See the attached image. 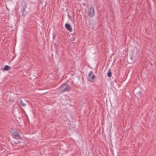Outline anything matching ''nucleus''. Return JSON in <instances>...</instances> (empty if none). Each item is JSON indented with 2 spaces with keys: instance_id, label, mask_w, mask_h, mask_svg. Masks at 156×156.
<instances>
[{
  "instance_id": "f257e3e1",
  "label": "nucleus",
  "mask_w": 156,
  "mask_h": 156,
  "mask_svg": "<svg viewBox=\"0 0 156 156\" xmlns=\"http://www.w3.org/2000/svg\"><path fill=\"white\" fill-rule=\"evenodd\" d=\"M70 89V87L66 83L63 84L60 88L59 91V93L64 92L68 91Z\"/></svg>"
},
{
  "instance_id": "f03ea898",
  "label": "nucleus",
  "mask_w": 156,
  "mask_h": 156,
  "mask_svg": "<svg viewBox=\"0 0 156 156\" xmlns=\"http://www.w3.org/2000/svg\"><path fill=\"white\" fill-rule=\"evenodd\" d=\"M88 15L90 17H93L94 15V11L93 6L90 5L88 7Z\"/></svg>"
},
{
  "instance_id": "7ed1b4c3",
  "label": "nucleus",
  "mask_w": 156,
  "mask_h": 156,
  "mask_svg": "<svg viewBox=\"0 0 156 156\" xmlns=\"http://www.w3.org/2000/svg\"><path fill=\"white\" fill-rule=\"evenodd\" d=\"M88 76V80L90 82H93L95 76L93 73L91 71H90V73L89 74Z\"/></svg>"
},
{
  "instance_id": "20e7f679",
  "label": "nucleus",
  "mask_w": 156,
  "mask_h": 156,
  "mask_svg": "<svg viewBox=\"0 0 156 156\" xmlns=\"http://www.w3.org/2000/svg\"><path fill=\"white\" fill-rule=\"evenodd\" d=\"M11 133L16 136L20 137V135H18V132L13 129H12L10 131Z\"/></svg>"
},
{
  "instance_id": "39448f33",
  "label": "nucleus",
  "mask_w": 156,
  "mask_h": 156,
  "mask_svg": "<svg viewBox=\"0 0 156 156\" xmlns=\"http://www.w3.org/2000/svg\"><path fill=\"white\" fill-rule=\"evenodd\" d=\"M26 103L27 102L23 98H20V105H21L23 107H25L26 106Z\"/></svg>"
},
{
  "instance_id": "423d86ee",
  "label": "nucleus",
  "mask_w": 156,
  "mask_h": 156,
  "mask_svg": "<svg viewBox=\"0 0 156 156\" xmlns=\"http://www.w3.org/2000/svg\"><path fill=\"white\" fill-rule=\"evenodd\" d=\"M65 27L66 28L69 32H72V30L71 26L69 24H66Z\"/></svg>"
},
{
  "instance_id": "0eeeda50",
  "label": "nucleus",
  "mask_w": 156,
  "mask_h": 156,
  "mask_svg": "<svg viewBox=\"0 0 156 156\" xmlns=\"http://www.w3.org/2000/svg\"><path fill=\"white\" fill-rule=\"evenodd\" d=\"M11 69V67L8 65H5L3 68V70L4 71H8Z\"/></svg>"
},
{
  "instance_id": "6e6552de",
  "label": "nucleus",
  "mask_w": 156,
  "mask_h": 156,
  "mask_svg": "<svg viewBox=\"0 0 156 156\" xmlns=\"http://www.w3.org/2000/svg\"><path fill=\"white\" fill-rule=\"evenodd\" d=\"M22 5H23V10H22V13H23V12H24L25 9L26 8V4L25 3H24L22 4Z\"/></svg>"
},
{
  "instance_id": "1a4fd4ad",
  "label": "nucleus",
  "mask_w": 156,
  "mask_h": 156,
  "mask_svg": "<svg viewBox=\"0 0 156 156\" xmlns=\"http://www.w3.org/2000/svg\"><path fill=\"white\" fill-rule=\"evenodd\" d=\"M107 76L108 77H110L112 76V73L110 69H109L107 73Z\"/></svg>"
},
{
  "instance_id": "9d476101",
  "label": "nucleus",
  "mask_w": 156,
  "mask_h": 156,
  "mask_svg": "<svg viewBox=\"0 0 156 156\" xmlns=\"http://www.w3.org/2000/svg\"><path fill=\"white\" fill-rule=\"evenodd\" d=\"M71 39H72V40L73 41H74L75 40V38H72Z\"/></svg>"
},
{
  "instance_id": "9b49d317",
  "label": "nucleus",
  "mask_w": 156,
  "mask_h": 156,
  "mask_svg": "<svg viewBox=\"0 0 156 156\" xmlns=\"http://www.w3.org/2000/svg\"><path fill=\"white\" fill-rule=\"evenodd\" d=\"M130 58H131V59H133V58L132 57H130Z\"/></svg>"
}]
</instances>
